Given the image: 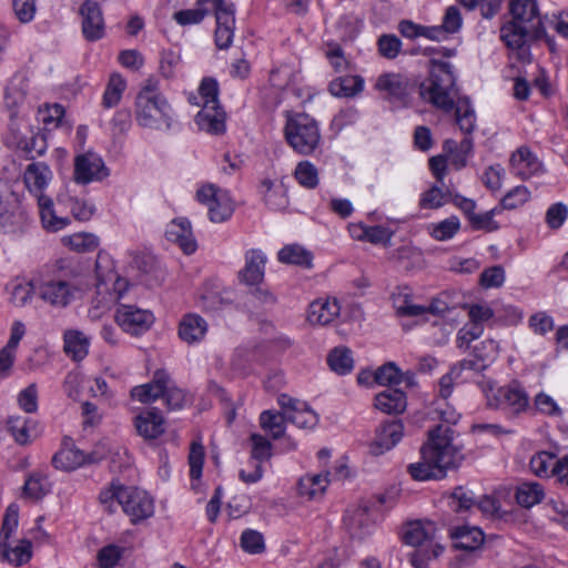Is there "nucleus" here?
Instances as JSON below:
<instances>
[{
    "label": "nucleus",
    "mask_w": 568,
    "mask_h": 568,
    "mask_svg": "<svg viewBox=\"0 0 568 568\" xmlns=\"http://www.w3.org/2000/svg\"><path fill=\"white\" fill-rule=\"evenodd\" d=\"M530 199L529 190L519 185L510 190L501 200V205L504 209L514 210L521 205H524Z\"/></svg>",
    "instance_id": "obj_62"
},
{
    "label": "nucleus",
    "mask_w": 568,
    "mask_h": 568,
    "mask_svg": "<svg viewBox=\"0 0 568 568\" xmlns=\"http://www.w3.org/2000/svg\"><path fill=\"white\" fill-rule=\"evenodd\" d=\"M175 385L172 382L170 375L163 371L159 369L154 373V376L151 382L134 386L132 390H174Z\"/></svg>",
    "instance_id": "obj_56"
},
{
    "label": "nucleus",
    "mask_w": 568,
    "mask_h": 568,
    "mask_svg": "<svg viewBox=\"0 0 568 568\" xmlns=\"http://www.w3.org/2000/svg\"><path fill=\"white\" fill-rule=\"evenodd\" d=\"M375 89L385 93V98L400 106H406L412 93V82L402 73L381 74L375 83Z\"/></svg>",
    "instance_id": "obj_12"
},
{
    "label": "nucleus",
    "mask_w": 568,
    "mask_h": 568,
    "mask_svg": "<svg viewBox=\"0 0 568 568\" xmlns=\"http://www.w3.org/2000/svg\"><path fill=\"white\" fill-rule=\"evenodd\" d=\"M364 80L359 75H345L329 83V92L338 98H352L362 92Z\"/></svg>",
    "instance_id": "obj_36"
},
{
    "label": "nucleus",
    "mask_w": 568,
    "mask_h": 568,
    "mask_svg": "<svg viewBox=\"0 0 568 568\" xmlns=\"http://www.w3.org/2000/svg\"><path fill=\"white\" fill-rule=\"evenodd\" d=\"M114 318L123 332L134 336L142 335L154 323V316L150 311L126 304L119 305Z\"/></svg>",
    "instance_id": "obj_10"
},
{
    "label": "nucleus",
    "mask_w": 568,
    "mask_h": 568,
    "mask_svg": "<svg viewBox=\"0 0 568 568\" xmlns=\"http://www.w3.org/2000/svg\"><path fill=\"white\" fill-rule=\"evenodd\" d=\"M19 524V506L17 504H10L4 513L2 525L0 529V542L10 540L12 535L18 528Z\"/></svg>",
    "instance_id": "obj_53"
},
{
    "label": "nucleus",
    "mask_w": 568,
    "mask_h": 568,
    "mask_svg": "<svg viewBox=\"0 0 568 568\" xmlns=\"http://www.w3.org/2000/svg\"><path fill=\"white\" fill-rule=\"evenodd\" d=\"M378 52L386 59H395L402 49V41L394 34H383L377 41Z\"/></svg>",
    "instance_id": "obj_60"
},
{
    "label": "nucleus",
    "mask_w": 568,
    "mask_h": 568,
    "mask_svg": "<svg viewBox=\"0 0 568 568\" xmlns=\"http://www.w3.org/2000/svg\"><path fill=\"white\" fill-rule=\"evenodd\" d=\"M374 405L385 414H400L406 409L407 399L405 393H377Z\"/></svg>",
    "instance_id": "obj_42"
},
{
    "label": "nucleus",
    "mask_w": 568,
    "mask_h": 568,
    "mask_svg": "<svg viewBox=\"0 0 568 568\" xmlns=\"http://www.w3.org/2000/svg\"><path fill=\"white\" fill-rule=\"evenodd\" d=\"M36 290L38 296L53 307H65L73 297V287L69 282L42 275L38 277Z\"/></svg>",
    "instance_id": "obj_13"
},
{
    "label": "nucleus",
    "mask_w": 568,
    "mask_h": 568,
    "mask_svg": "<svg viewBox=\"0 0 568 568\" xmlns=\"http://www.w3.org/2000/svg\"><path fill=\"white\" fill-rule=\"evenodd\" d=\"M545 497L544 487L536 481L521 483L516 489V500L524 508H531Z\"/></svg>",
    "instance_id": "obj_43"
},
{
    "label": "nucleus",
    "mask_w": 568,
    "mask_h": 568,
    "mask_svg": "<svg viewBox=\"0 0 568 568\" xmlns=\"http://www.w3.org/2000/svg\"><path fill=\"white\" fill-rule=\"evenodd\" d=\"M398 30L400 34L407 39H416L418 37H425L427 39L433 40V33L438 32L436 29H432L430 27H424L420 24H416L409 20H403Z\"/></svg>",
    "instance_id": "obj_59"
},
{
    "label": "nucleus",
    "mask_w": 568,
    "mask_h": 568,
    "mask_svg": "<svg viewBox=\"0 0 568 568\" xmlns=\"http://www.w3.org/2000/svg\"><path fill=\"white\" fill-rule=\"evenodd\" d=\"M44 480L45 478L40 474L30 475L23 485V495L36 500L44 497L49 491Z\"/></svg>",
    "instance_id": "obj_57"
},
{
    "label": "nucleus",
    "mask_w": 568,
    "mask_h": 568,
    "mask_svg": "<svg viewBox=\"0 0 568 568\" xmlns=\"http://www.w3.org/2000/svg\"><path fill=\"white\" fill-rule=\"evenodd\" d=\"M484 332L483 325L478 323H469L458 331L456 343L458 348H468L469 344L481 336Z\"/></svg>",
    "instance_id": "obj_64"
},
{
    "label": "nucleus",
    "mask_w": 568,
    "mask_h": 568,
    "mask_svg": "<svg viewBox=\"0 0 568 568\" xmlns=\"http://www.w3.org/2000/svg\"><path fill=\"white\" fill-rule=\"evenodd\" d=\"M331 369L339 375L349 373L354 367L352 351L347 347H335L327 356Z\"/></svg>",
    "instance_id": "obj_47"
},
{
    "label": "nucleus",
    "mask_w": 568,
    "mask_h": 568,
    "mask_svg": "<svg viewBox=\"0 0 568 568\" xmlns=\"http://www.w3.org/2000/svg\"><path fill=\"white\" fill-rule=\"evenodd\" d=\"M136 434L145 442H152L165 433V419L155 407L139 412L133 418Z\"/></svg>",
    "instance_id": "obj_19"
},
{
    "label": "nucleus",
    "mask_w": 568,
    "mask_h": 568,
    "mask_svg": "<svg viewBox=\"0 0 568 568\" xmlns=\"http://www.w3.org/2000/svg\"><path fill=\"white\" fill-rule=\"evenodd\" d=\"M199 128L211 134H221L225 131V112L220 104H203L195 116Z\"/></svg>",
    "instance_id": "obj_27"
},
{
    "label": "nucleus",
    "mask_w": 568,
    "mask_h": 568,
    "mask_svg": "<svg viewBox=\"0 0 568 568\" xmlns=\"http://www.w3.org/2000/svg\"><path fill=\"white\" fill-rule=\"evenodd\" d=\"M284 136L287 144L301 155H311L321 144V131L315 119L303 112L286 111Z\"/></svg>",
    "instance_id": "obj_4"
},
{
    "label": "nucleus",
    "mask_w": 568,
    "mask_h": 568,
    "mask_svg": "<svg viewBox=\"0 0 568 568\" xmlns=\"http://www.w3.org/2000/svg\"><path fill=\"white\" fill-rule=\"evenodd\" d=\"M38 277L32 278L30 282H20L12 284L10 291V303L17 307H23L29 304L34 293H37L36 284Z\"/></svg>",
    "instance_id": "obj_49"
},
{
    "label": "nucleus",
    "mask_w": 568,
    "mask_h": 568,
    "mask_svg": "<svg viewBox=\"0 0 568 568\" xmlns=\"http://www.w3.org/2000/svg\"><path fill=\"white\" fill-rule=\"evenodd\" d=\"M87 463L85 455L75 447L63 448L52 457V464L57 469L73 470Z\"/></svg>",
    "instance_id": "obj_41"
},
{
    "label": "nucleus",
    "mask_w": 568,
    "mask_h": 568,
    "mask_svg": "<svg viewBox=\"0 0 568 568\" xmlns=\"http://www.w3.org/2000/svg\"><path fill=\"white\" fill-rule=\"evenodd\" d=\"M109 175L103 160L94 152L80 154L74 160V181L88 184L93 181H102Z\"/></svg>",
    "instance_id": "obj_16"
},
{
    "label": "nucleus",
    "mask_w": 568,
    "mask_h": 568,
    "mask_svg": "<svg viewBox=\"0 0 568 568\" xmlns=\"http://www.w3.org/2000/svg\"><path fill=\"white\" fill-rule=\"evenodd\" d=\"M29 89V80L22 73L14 74L4 92L6 106L16 114V110L24 102Z\"/></svg>",
    "instance_id": "obj_31"
},
{
    "label": "nucleus",
    "mask_w": 568,
    "mask_h": 568,
    "mask_svg": "<svg viewBox=\"0 0 568 568\" xmlns=\"http://www.w3.org/2000/svg\"><path fill=\"white\" fill-rule=\"evenodd\" d=\"M199 202L207 206L210 220L221 223L231 217L234 204L227 191L214 184L203 185L196 192Z\"/></svg>",
    "instance_id": "obj_8"
},
{
    "label": "nucleus",
    "mask_w": 568,
    "mask_h": 568,
    "mask_svg": "<svg viewBox=\"0 0 568 568\" xmlns=\"http://www.w3.org/2000/svg\"><path fill=\"white\" fill-rule=\"evenodd\" d=\"M529 466L538 477H557L560 483L568 477V455L558 459L556 454L542 450L531 457Z\"/></svg>",
    "instance_id": "obj_15"
},
{
    "label": "nucleus",
    "mask_w": 568,
    "mask_h": 568,
    "mask_svg": "<svg viewBox=\"0 0 568 568\" xmlns=\"http://www.w3.org/2000/svg\"><path fill=\"white\" fill-rule=\"evenodd\" d=\"M33 556L32 541L28 538H21L16 546L10 540L0 542V560L12 566L20 567L28 564Z\"/></svg>",
    "instance_id": "obj_24"
},
{
    "label": "nucleus",
    "mask_w": 568,
    "mask_h": 568,
    "mask_svg": "<svg viewBox=\"0 0 568 568\" xmlns=\"http://www.w3.org/2000/svg\"><path fill=\"white\" fill-rule=\"evenodd\" d=\"M90 341L80 331H67L64 333V351L74 361H81L88 355Z\"/></svg>",
    "instance_id": "obj_39"
},
{
    "label": "nucleus",
    "mask_w": 568,
    "mask_h": 568,
    "mask_svg": "<svg viewBox=\"0 0 568 568\" xmlns=\"http://www.w3.org/2000/svg\"><path fill=\"white\" fill-rule=\"evenodd\" d=\"M435 527L432 523L419 520L408 523L402 534L406 545L416 547L415 551L424 550L423 559L437 558L443 552V547L434 542Z\"/></svg>",
    "instance_id": "obj_6"
},
{
    "label": "nucleus",
    "mask_w": 568,
    "mask_h": 568,
    "mask_svg": "<svg viewBox=\"0 0 568 568\" xmlns=\"http://www.w3.org/2000/svg\"><path fill=\"white\" fill-rule=\"evenodd\" d=\"M452 537L455 539L456 548L468 551L478 549L485 539L483 530L475 526L457 527L453 531Z\"/></svg>",
    "instance_id": "obj_35"
},
{
    "label": "nucleus",
    "mask_w": 568,
    "mask_h": 568,
    "mask_svg": "<svg viewBox=\"0 0 568 568\" xmlns=\"http://www.w3.org/2000/svg\"><path fill=\"white\" fill-rule=\"evenodd\" d=\"M328 473L325 475H306L298 480L297 490L302 497L315 499L321 497L328 486Z\"/></svg>",
    "instance_id": "obj_37"
},
{
    "label": "nucleus",
    "mask_w": 568,
    "mask_h": 568,
    "mask_svg": "<svg viewBox=\"0 0 568 568\" xmlns=\"http://www.w3.org/2000/svg\"><path fill=\"white\" fill-rule=\"evenodd\" d=\"M449 506L457 513L469 510L475 506L474 496L463 487H456L449 496Z\"/></svg>",
    "instance_id": "obj_61"
},
{
    "label": "nucleus",
    "mask_w": 568,
    "mask_h": 568,
    "mask_svg": "<svg viewBox=\"0 0 568 568\" xmlns=\"http://www.w3.org/2000/svg\"><path fill=\"white\" fill-rule=\"evenodd\" d=\"M37 203L42 225L47 231L58 232L70 223L68 217H60L55 214L54 204L50 196L38 194Z\"/></svg>",
    "instance_id": "obj_32"
},
{
    "label": "nucleus",
    "mask_w": 568,
    "mask_h": 568,
    "mask_svg": "<svg viewBox=\"0 0 568 568\" xmlns=\"http://www.w3.org/2000/svg\"><path fill=\"white\" fill-rule=\"evenodd\" d=\"M206 331V322L196 314H187L183 316L179 325V336L187 344L201 341Z\"/></svg>",
    "instance_id": "obj_34"
},
{
    "label": "nucleus",
    "mask_w": 568,
    "mask_h": 568,
    "mask_svg": "<svg viewBox=\"0 0 568 568\" xmlns=\"http://www.w3.org/2000/svg\"><path fill=\"white\" fill-rule=\"evenodd\" d=\"M463 24V18L460 10L450 6L446 9L443 23L440 26L430 27L432 29L438 30V32L433 33V40L442 41L447 39L448 34H453L459 31Z\"/></svg>",
    "instance_id": "obj_38"
},
{
    "label": "nucleus",
    "mask_w": 568,
    "mask_h": 568,
    "mask_svg": "<svg viewBox=\"0 0 568 568\" xmlns=\"http://www.w3.org/2000/svg\"><path fill=\"white\" fill-rule=\"evenodd\" d=\"M510 165L516 175L529 179L544 171L541 162L527 146H520L510 156Z\"/></svg>",
    "instance_id": "obj_23"
},
{
    "label": "nucleus",
    "mask_w": 568,
    "mask_h": 568,
    "mask_svg": "<svg viewBox=\"0 0 568 568\" xmlns=\"http://www.w3.org/2000/svg\"><path fill=\"white\" fill-rule=\"evenodd\" d=\"M95 276L97 302L103 308L116 304L129 288V282L116 273L108 256H98Z\"/></svg>",
    "instance_id": "obj_5"
},
{
    "label": "nucleus",
    "mask_w": 568,
    "mask_h": 568,
    "mask_svg": "<svg viewBox=\"0 0 568 568\" xmlns=\"http://www.w3.org/2000/svg\"><path fill=\"white\" fill-rule=\"evenodd\" d=\"M132 400L152 404L162 399L169 409H179L184 404V393H131Z\"/></svg>",
    "instance_id": "obj_44"
},
{
    "label": "nucleus",
    "mask_w": 568,
    "mask_h": 568,
    "mask_svg": "<svg viewBox=\"0 0 568 568\" xmlns=\"http://www.w3.org/2000/svg\"><path fill=\"white\" fill-rule=\"evenodd\" d=\"M454 439L455 430L449 426L437 425L429 429L427 442L419 449L420 460L407 467L410 476L416 480L442 479L447 470L458 468L464 454Z\"/></svg>",
    "instance_id": "obj_2"
},
{
    "label": "nucleus",
    "mask_w": 568,
    "mask_h": 568,
    "mask_svg": "<svg viewBox=\"0 0 568 568\" xmlns=\"http://www.w3.org/2000/svg\"><path fill=\"white\" fill-rule=\"evenodd\" d=\"M450 393H439L427 406V416L433 420H442L447 424H456L460 414L449 402Z\"/></svg>",
    "instance_id": "obj_29"
},
{
    "label": "nucleus",
    "mask_w": 568,
    "mask_h": 568,
    "mask_svg": "<svg viewBox=\"0 0 568 568\" xmlns=\"http://www.w3.org/2000/svg\"><path fill=\"white\" fill-rule=\"evenodd\" d=\"M284 416L298 427H313L317 423L316 413L306 402L292 397L288 393H282L277 398Z\"/></svg>",
    "instance_id": "obj_17"
},
{
    "label": "nucleus",
    "mask_w": 568,
    "mask_h": 568,
    "mask_svg": "<svg viewBox=\"0 0 568 568\" xmlns=\"http://www.w3.org/2000/svg\"><path fill=\"white\" fill-rule=\"evenodd\" d=\"M285 419L283 413L264 410L260 415V426L273 439L281 438L285 433Z\"/></svg>",
    "instance_id": "obj_45"
},
{
    "label": "nucleus",
    "mask_w": 568,
    "mask_h": 568,
    "mask_svg": "<svg viewBox=\"0 0 568 568\" xmlns=\"http://www.w3.org/2000/svg\"><path fill=\"white\" fill-rule=\"evenodd\" d=\"M135 121L150 130H170L174 112L168 99L161 93L158 82L149 79L136 95L134 104Z\"/></svg>",
    "instance_id": "obj_3"
},
{
    "label": "nucleus",
    "mask_w": 568,
    "mask_h": 568,
    "mask_svg": "<svg viewBox=\"0 0 568 568\" xmlns=\"http://www.w3.org/2000/svg\"><path fill=\"white\" fill-rule=\"evenodd\" d=\"M63 242L65 245L78 252L93 251L99 245V239L91 233H77L69 237H64Z\"/></svg>",
    "instance_id": "obj_52"
},
{
    "label": "nucleus",
    "mask_w": 568,
    "mask_h": 568,
    "mask_svg": "<svg viewBox=\"0 0 568 568\" xmlns=\"http://www.w3.org/2000/svg\"><path fill=\"white\" fill-rule=\"evenodd\" d=\"M460 224L458 219L452 216L434 225L432 236L438 241H446L452 239L457 233Z\"/></svg>",
    "instance_id": "obj_63"
},
{
    "label": "nucleus",
    "mask_w": 568,
    "mask_h": 568,
    "mask_svg": "<svg viewBox=\"0 0 568 568\" xmlns=\"http://www.w3.org/2000/svg\"><path fill=\"white\" fill-rule=\"evenodd\" d=\"M120 506L133 525L152 517L154 514L153 499L146 491L136 487L126 486L122 489Z\"/></svg>",
    "instance_id": "obj_9"
},
{
    "label": "nucleus",
    "mask_w": 568,
    "mask_h": 568,
    "mask_svg": "<svg viewBox=\"0 0 568 568\" xmlns=\"http://www.w3.org/2000/svg\"><path fill=\"white\" fill-rule=\"evenodd\" d=\"M449 199V192H444L440 187L434 185L422 194L419 206L422 209H438L447 203Z\"/></svg>",
    "instance_id": "obj_54"
},
{
    "label": "nucleus",
    "mask_w": 568,
    "mask_h": 568,
    "mask_svg": "<svg viewBox=\"0 0 568 568\" xmlns=\"http://www.w3.org/2000/svg\"><path fill=\"white\" fill-rule=\"evenodd\" d=\"M266 255L260 250H248L245 253V266L240 271V280L247 285H255L263 281Z\"/></svg>",
    "instance_id": "obj_25"
},
{
    "label": "nucleus",
    "mask_w": 568,
    "mask_h": 568,
    "mask_svg": "<svg viewBox=\"0 0 568 568\" xmlns=\"http://www.w3.org/2000/svg\"><path fill=\"white\" fill-rule=\"evenodd\" d=\"M125 89V81L120 74H112L103 93L102 104L110 109L119 104Z\"/></svg>",
    "instance_id": "obj_50"
},
{
    "label": "nucleus",
    "mask_w": 568,
    "mask_h": 568,
    "mask_svg": "<svg viewBox=\"0 0 568 568\" xmlns=\"http://www.w3.org/2000/svg\"><path fill=\"white\" fill-rule=\"evenodd\" d=\"M429 75L419 87L420 98L433 106L449 113L455 110V120L460 131L470 134L476 128V113L469 98L457 95L456 75L452 63L430 60Z\"/></svg>",
    "instance_id": "obj_1"
},
{
    "label": "nucleus",
    "mask_w": 568,
    "mask_h": 568,
    "mask_svg": "<svg viewBox=\"0 0 568 568\" xmlns=\"http://www.w3.org/2000/svg\"><path fill=\"white\" fill-rule=\"evenodd\" d=\"M204 464V447L200 442H193L189 453L190 476L200 479Z\"/></svg>",
    "instance_id": "obj_58"
},
{
    "label": "nucleus",
    "mask_w": 568,
    "mask_h": 568,
    "mask_svg": "<svg viewBox=\"0 0 568 568\" xmlns=\"http://www.w3.org/2000/svg\"><path fill=\"white\" fill-rule=\"evenodd\" d=\"M242 549L251 555H257L265 551L264 536L254 529H245L240 538Z\"/></svg>",
    "instance_id": "obj_51"
},
{
    "label": "nucleus",
    "mask_w": 568,
    "mask_h": 568,
    "mask_svg": "<svg viewBox=\"0 0 568 568\" xmlns=\"http://www.w3.org/2000/svg\"><path fill=\"white\" fill-rule=\"evenodd\" d=\"M511 22L521 27H531L545 33L539 16L538 6L535 0H515L510 3Z\"/></svg>",
    "instance_id": "obj_21"
},
{
    "label": "nucleus",
    "mask_w": 568,
    "mask_h": 568,
    "mask_svg": "<svg viewBox=\"0 0 568 568\" xmlns=\"http://www.w3.org/2000/svg\"><path fill=\"white\" fill-rule=\"evenodd\" d=\"M82 32L87 40L95 41L102 38L104 32V22L101 9L94 1H85L81 9Z\"/></svg>",
    "instance_id": "obj_22"
},
{
    "label": "nucleus",
    "mask_w": 568,
    "mask_h": 568,
    "mask_svg": "<svg viewBox=\"0 0 568 568\" xmlns=\"http://www.w3.org/2000/svg\"><path fill=\"white\" fill-rule=\"evenodd\" d=\"M377 386L387 387L392 390L404 388H418L416 372L414 369H402L394 361L385 362L376 368Z\"/></svg>",
    "instance_id": "obj_11"
},
{
    "label": "nucleus",
    "mask_w": 568,
    "mask_h": 568,
    "mask_svg": "<svg viewBox=\"0 0 568 568\" xmlns=\"http://www.w3.org/2000/svg\"><path fill=\"white\" fill-rule=\"evenodd\" d=\"M341 312V306L336 298L316 300L310 304L307 321L312 325H328Z\"/></svg>",
    "instance_id": "obj_26"
},
{
    "label": "nucleus",
    "mask_w": 568,
    "mask_h": 568,
    "mask_svg": "<svg viewBox=\"0 0 568 568\" xmlns=\"http://www.w3.org/2000/svg\"><path fill=\"white\" fill-rule=\"evenodd\" d=\"M486 406L514 417L528 408L529 398L526 393H486Z\"/></svg>",
    "instance_id": "obj_18"
},
{
    "label": "nucleus",
    "mask_w": 568,
    "mask_h": 568,
    "mask_svg": "<svg viewBox=\"0 0 568 568\" xmlns=\"http://www.w3.org/2000/svg\"><path fill=\"white\" fill-rule=\"evenodd\" d=\"M404 436V424L400 420L382 423L375 430V436L369 445L373 455H382L393 449Z\"/></svg>",
    "instance_id": "obj_20"
},
{
    "label": "nucleus",
    "mask_w": 568,
    "mask_h": 568,
    "mask_svg": "<svg viewBox=\"0 0 568 568\" xmlns=\"http://www.w3.org/2000/svg\"><path fill=\"white\" fill-rule=\"evenodd\" d=\"M210 11H213V0H197L195 8L176 11L173 14V19L180 26L196 24L200 23Z\"/></svg>",
    "instance_id": "obj_40"
},
{
    "label": "nucleus",
    "mask_w": 568,
    "mask_h": 568,
    "mask_svg": "<svg viewBox=\"0 0 568 568\" xmlns=\"http://www.w3.org/2000/svg\"><path fill=\"white\" fill-rule=\"evenodd\" d=\"M50 178L51 171L43 162L31 163L27 166L24 182L36 200H38V194H44L43 189L48 185Z\"/></svg>",
    "instance_id": "obj_33"
},
{
    "label": "nucleus",
    "mask_w": 568,
    "mask_h": 568,
    "mask_svg": "<svg viewBox=\"0 0 568 568\" xmlns=\"http://www.w3.org/2000/svg\"><path fill=\"white\" fill-rule=\"evenodd\" d=\"M546 37L545 33L539 32L531 27H521L518 23L508 21L500 28V39L505 42L508 49L515 52L517 60L521 62L530 61V49L528 42L530 40H538Z\"/></svg>",
    "instance_id": "obj_7"
},
{
    "label": "nucleus",
    "mask_w": 568,
    "mask_h": 568,
    "mask_svg": "<svg viewBox=\"0 0 568 568\" xmlns=\"http://www.w3.org/2000/svg\"><path fill=\"white\" fill-rule=\"evenodd\" d=\"M281 263L295 264L300 266H311L312 255L303 246L298 244H288L281 248L277 253Z\"/></svg>",
    "instance_id": "obj_46"
},
{
    "label": "nucleus",
    "mask_w": 568,
    "mask_h": 568,
    "mask_svg": "<svg viewBox=\"0 0 568 568\" xmlns=\"http://www.w3.org/2000/svg\"><path fill=\"white\" fill-rule=\"evenodd\" d=\"M344 524L353 538L362 539L371 532L372 520L368 508L357 506L347 511L344 517Z\"/></svg>",
    "instance_id": "obj_30"
},
{
    "label": "nucleus",
    "mask_w": 568,
    "mask_h": 568,
    "mask_svg": "<svg viewBox=\"0 0 568 568\" xmlns=\"http://www.w3.org/2000/svg\"><path fill=\"white\" fill-rule=\"evenodd\" d=\"M213 12L216 18L215 43L220 49H227L234 37V4L225 0H213Z\"/></svg>",
    "instance_id": "obj_14"
},
{
    "label": "nucleus",
    "mask_w": 568,
    "mask_h": 568,
    "mask_svg": "<svg viewBox=\"0 0 568 568\" xmlns=\"http://www.w3.org/2000/svg\"><path fill=\"white\" fill-rule=\"evenodd\" d=\"M294 178L298 184L305 189L313 190L320 183L318 170L311 161H301L297 163Z\"/></svg>",
    "instance_id": "obj_48"
},
{
    "label": "nucleus",
    "mask_w": 568,
    "mask_h": 568,
    "mask_svg": "<svg viewBox=\"0 0 568 568\" xmlns=\"http://www.w3.org/2000/svg\"><path fill=\"white\" fill-rule=\"evenodd\" d=\"M166 239L176 243L185 254H192L196 250V242L192 234L191 223L186 219L172 221L165 232Z\"/></svg>",
    "instance_id": "obj_28"
},
{
    "label": "nucleus",
    "mask_w": 568,
    "mask_h": 568,
    "mask_svg": "<svg viewBox=\"0 0 568 568\" xmlns=\"http://www.w3.org/2000/svg\"><path fill=\"white\" fill-rule=\"evenodd\" d=\"M252 449L251 456L253 462L262 463L267 460L272 455V444L271 442L260 434H252L251 437Z\"/></svg>",
    "instance_id": "obj_55"
}]
</instances>
